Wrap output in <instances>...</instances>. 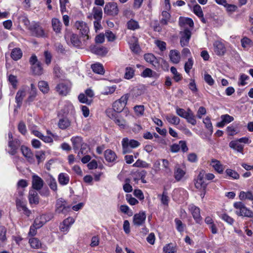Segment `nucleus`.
Instances as JSON below:
<instances>
[{"mask_svg": "<svg viewBox=\"0 0 253 253\" xmlns=\"http://www.w3.org/2000/svg\"><path fill=\"white\" fill-rule=\"evenodd\" d=\"M74 26L79 31L80 37L82 39L84 44H86L87 41L90 39L88 35L89 29L87 24L83 21H77Z\"/></svg>", "mask_w": 253, "mask_h": 253, "instance_id": "1", "label": "nucleus"}, {"mask_svg": "<svg viewBox=\"0 0 253 253\" xmlns=\"http://www.w3.org/2000/svg\"><path fill=\"white\" fill-rule=\"evenodd\" d=\"M64 39L68 44L69 42H70L71 44L74 46L80 47L82 45V42L79 36L77 34L72 33L67 29H66L65 31Z\"/></svg>", "mask_w": 253, "mask_h": 253, "instance_id": "2", "label": "nucleus"}, {"mask_svg": "<svg viewBox=\"0 0 253 253\" xmlns=\"http://www.w3.org/2000/svg\"><path fill=\"white\" fill-rule=\"evenodd\" d=\"M123 147V153L126 154L130 152V148H135L138 147L140 143L134 139L129 140L128 138H124L122 141Z\"/></svg>", "mask_w": 253, "mask_h": 253, "instance_id": "3", "label": "nucleus"}, {"mask_svg": "<svg viewBox=\"0 0 253 253\" xmlns=\"http://www.w3.org/2000/svg\"><path fill=\"white\" fill-rule=\"evenodd\" d=\"M71 207L67 205L63 199H59L56 201L55 212L56 213L66 214L70 210Z\"/></svg>", "mask_w": 253, "mask_h": 253, "instance_id": "4", "label": "nucleus"}, {"mask_svg": "<svg viewBox=\"0 0 253 253\" xmlns=\"http://www.w3.org/2000/svg\"><path fill=\"white\" fill-rule=\"evenodd\" d=\"M29 29L31 31L32 35L35 37L38 38L46 37V34L45 33L43 28L38 23L32 24L29 27Z\"/></svg>", "mask_w": 253, "mask_h": 253, "instance_id": "5", "label": "nucleus"}, {"mask_svg": "<svg viewBox=\"0 0 253 253\" xmlns=\"http://www.w3.org/2000/svg\"><path fill=\"white\" fill-rule=\"evenodd\" d=\"M205 171L202 170L200 171L197 178L195 180V186L197 189L203 190H206L208 183L204 180Z\"/></svg>", "mask_w": 253, "mask_h": 253, "instance_id": "6", "label": "nucleus"}, {"mask_svg": "<svg viewBox=\"0 0 253 253\" xmlns=\"http://www.w3.org/2000/svg\"><path fill=\"white\" fill-rule=\"evenodd\" d=\"M106 113L107 116L113 120L115 123L121 128H124L126 127V122L123 118L119 117L116 114L113 113L111 110L106 111Z\"/></svg>", "mask_w": 253, "mask_h": 253, "instance_id": "7", "label": "nucleus"}, {"mask_svg": "<svg viewBox=\"0 0 253 253\" xmlns=\"http://www.w3.org/2000/svg\"><path fill=\"white\" fill-rule=\"evenodd\" d=\"M181 36L180 44L182 46H187L191 37V32L188 28H185L183 31L180 32Z\"/></svg>", "mask_w": 253, "mask_h": 253, "instance_id": "8", "label": "nucleus"}, {"mask_svg": "<svg viewBox=\"0 0 253 253\" xmlns=\"http://www.w3.org/2000/svg\"><path fill=\"white\" fill-rule=\"evenodd\" d=\"M146 215L144 211H140L134 215L133 217V223L134 225L140 226L143 225L145 222Z\"/></svg>", "mask_w": 253, "mask_h": 253, "instance_id": "9", "label": "nucleus"}, {"mask_svg": "<svg viewBox=\"0 0 253 253\" xmlns=\"http://www.w3.org/2000/svg\"><path fill=\"white\" fill-rule=\"evenodd\" d=\"M105 13L110 15H116L118 13L119 9L116 3H107L104 8Z\"/></svg>", "mask_w": 253, "mask_h": 253, "instance_id": "10", "label": "nucleus"}, {"mask_svg": "<svg viewBox=\"0 0 253 253\" xmlns=\"http://www.w3.org/2000/svg\"><path fill=\"white\" fill-rule=\"evenodd\" d=\"M214 53L218 56H222L226 52V47L223 43L219 41H215L213 44Z\"/></svg>", "mask_w": 253, "mask_h": 253, "instance_id": "11", "label": "nucleus"}, {"mask_svg": "<svg viewBox=\"0 0 253 253\" xmlns=\"http://www.w3.org/2000/svg\"><path fill=\"white\" fill-rule=\"evenodd\" d=\"M190 210L196 223L201 224L202 223V217L200 214V209L194 205H191L190 206Z\"/></svg>", "mask_w": 253, "mask_h": 253, "instance_id": "12", "label": "nucleus"}, {"mask_svg": "<svg viewBox=\"0 0 253 253\" xmlns=\"http://www.w3.org/2000/svg\"><path fill=\"white\" fill-rule=\"evenodd\" d=\"M21 151L23 155L27 159L29 163H34L35 162L34 154L30 149L25 146L22 145L21 147Z\"/></svg>", "mask_w": 253, "mask_h": 253, "instance_id": "13", "label": "nucleus"}, {"mask_svg": "<svg viewBox=\"0 0 253 253\" xmlns=\"http://www.w3.org/2000/svg\"><path fill=\"white\" fill-rule=\"evenodd\" d=\"M43 180L39 176L33 175L32 176V184L34 189L39 191L41 190L43 186Z\"/></svg>", "mask_w": 253, "mask_h": 253, "instance_id": "14", "label": "nucleus"}, {"mask_svg": "<svg viewBox=\"0 0 253 253\" xmlns=\"http://www.w3.org/2000/svg\"><path fill=\"white\" fill-rule=\"evenodd\" d=\"M90 48L91 52L98 55L104 56L108 52L107 49L103 46L93 45Z\"/></svg>", "mask_w": 253, "mask_h": 253, "instance_id": "15", "label": "nucleus"}, {"mask_svg": "<svg viewBox=\"0 0 253 253\" xmlns=\"http://www.w3.org/2000/svg\"><path fill=\"white\" fill-rule=\"evenodd\" d=\"M20 145L19 140L15 139L13 140H9L8 146L10 148L9 153L11 155H14L17 153V150Z\"/></svg>", "mask_w": 253, "mask_h": 253, "instance_id": "16", "label": "nucleus"}, {"mask_svg": "<svg viewBox=\"0 0 253 253\" xmlns=\"http://www.w3.org/2000/svg\"><path fill=\"white\" fill-rule=\"evenodd\" d=\"M71 141L72 144L73 149L75 151L78 150L82 144L84 143L83 138L80 136L72 137L71 138Z\"/></svg>", "mask_w": 253, "mask_h": 253, "instance_id": "17", "label": "nucleus"}, {"mask_svg": "<svg viewBox=\"0 0 253 253\" xmlns=\"http://www.w3.org/2000/svg\"><path fill=\"white\" fill-rule=\"evenodd\" d=\"M28 199L31 205H37L39 203V197L37 191L34 190L29 191Z\"/></svg>", "mask_w": 253, "mask_h": 253, "instance_id": "18", "label": "nucleus"}, {"mask_svg": "<svg viewBox=\"0 0 253 253\" xmlns=\"http://www.w3.org/2000/svg\"><path fill=\"white\" fill-rule=\"evenodd\" d=\"M220 118L221 121L216 125V126L219 127H223L225 124H228L234 120V118L228 114L221 115Z\"/></svg>", "mask_w": 253, "mask_h": 253, "instance_id": "19", "label": "nucleus"}, {"mask_svg": "<svg viewBox=\"0 0 253 253\" xmlns=\"http://www.w3.org/2000/svg\"><path fill=\"white\" fill-rule=\"evenodd\" d=\"M51 25L53 30L56 34L61 33L62 25L61 21L58 18H52L51 20Z\"/></svg>", "mask_w": 253, "mask_h": 253, "instance_id": "20", "label": "nucleus"}, {"mask_svg": "<svg viewBox=\"0 0 253 253\" xmlns=\"http://www.w3.org/2000/svg\"><path fill=\"white\" fill-rule=\"evenodd\" d=\"M26 95L25 91L24 90H19L16 93L15 96V101L17 103L16 107L20 108L22 105L23 98Z\"/></svg>", "mask_w": 253, "mask_h": 253, "instance_id": "21", "label": "nucleus"}, {"mask_svg": "<svg viewBox=\"0 0 253 253\" xmlns=\"http://www.w3.org/2000/svg\"><path fill=\"white\" fill-rule=\"evenodd\" d=\"M205 223L208 225L209 228L211 230L213 234L217 233V228L216 225L214 223L213 219L210 216H207L205 219Z\"/></svg>", "mask_w": 253, "mask_h": 253, "instance_id": "22", "label": "nucleus"}, {"mask_svg": "<svg viewBox=\"0 0 253 253\" xmlns=\"http://www.w3.org/2000/svg\"><path fill=\"white\" fill-rule=\"evenodd\" d=\"M104 155L105 160L108 162H114L117 157L115 152L110 149L105 150Z\"/></svg>", "mask_w": 253, "mask_h": 253, "instance_id": "23", "label": "nucleus"}, {"mask_svg": "<svg viewBox=\"0 0 253 253\" xmlns=\"http://www.w3.org/2000/svg\"><path fill=\"white\" fill-rule=\"evenodd\" d=\"M56 89L60 94L66 95L69 92L70 87L65 83H60L57 85Z\"/></svg>", "mask_w": 253, "mask_h": 253, "instance_id": "24", "label": "nucleus"}, {"mask_svg": "<svg viewBox=\"0 0 253 253\" xmlns=\"http://www.w3.org/2000/svg\"><path fill=\"white\" fill-rule=\"evenodd\" d=\"M169 58L170 61L174 63H179L180 59L179 52L176 50H171L169 52Z\"/></svg>", "mask_w": 253, "mask_h": 253, "instance_id": "25", "label": "nucleus"}, {"mask_svg": "<svg viewBox=\"0 0 253 253\" xmlns=\"http://www.w3.org/2000/svg\"><path fill=\"white\" fill-rule=\"evenodd\" d=\"M46 222L45 216L44 215L37 216L34 220V223L35 226L40 228L42 227Z\"/></svg>", "mask_w": 253, "mask_h": 253, "instance_id": "26", "label": "nucleus"}, {"mask_svg": "<svg viewBox=\"0 0 253 253\" xmlns=\"http://www.w3.org/2000/svg\"><path fill=\"white\" fill-rule=\"evenodd\" d=\"M23 53L20 48H14L11 52V57L15 61H17L21 58Z\"/></svg>", "mask_w": 253, "mask_h": 253, "instance_id": "27", "label": "nucleus"}, {"mask_svg": "<svg viewBox=\"0 0 253 253\" xmlns=\"http://www.w3.org/2000/svg\"><path fill=\"white\" fill-rule=\"evenodd\" d=\"M179 25L180 27L188 25L190 27H193L194 26V22L191 18L180 17L179 19Z\"/></svg>", "mask_w": 253, "mask_h": 253, "instance_id": "28", "label": "nucleus"}, {"mask_svg": "<svg viewBox=\"0 0 253 253\" xmlns=\"http://www.w3.org/2000/svg\"><path fill=\"white\" fill-rule=\"evenodd\" d=\"M93 18L96 20H101L102 18V10L101 7H94L92 9Z\"/></svg>", "mask_w": 253, "mask_h": 253, "instance_id": "29", "label": "nucleus"}, {"mask_svg": "<svg viewBox=\"0 0 253 253\" xmlns=\"http://www.w3.org/2000/svg\"><path fill=\"white\" fill-rule=\"evenodd\" d=\"M214 169L219 173H222L223 171V166L220 164V162L215 159H212L211 161Z\"/></svg>", "mask_w": 253, "mask_h": 253, "instance_id": "30", "label": "nucleus"}, {"mask_svg": "<svg viewBox=\"0 0 253 253\" xmlns=\"http://www.w3.org/2000/svg\"><path fill=\"white\" fill-rule=\"evenodd\" d=\"M70 180L69 175L65 173H61L58 175V181L62 185H67Z\"/></svg>", "mask_w": 253, "mask_h": 253, "instance_id": "31", "label": "nucleus"}, {"mask_svg": "<svg viewBox=\"0 0 253 253\" xmlns=\"http://www.w3.org/2000/svg\"><path fill=\"white\" fill-rule=\"evenodd\" d=\"M229 147L240 153H242L243 150V146L240 144L238 141H231L229 143Z\"/></svg>", "mask_w": 253, "mask_h": 253, "instance_id": "32", "label": "nucleus"}, {"mask_svg": "<svg viewBox=\"0 0 253 253\" xmlns=\"http://www.w3.org/2000/svg\"><path fill=\"white\" fill-rule=\"evenodd\" d=\"M160 197L162 203L166 206H168L169 198L168 196V193L167 189L164 188L163 194L161 195H158Z\"/></svg>", "mask_w": 253, "mask_h": 253, "instance_id": "33", "label": "nucleus"}, {"mask_svg": "<svg viewBox=\"0 0 253 253\" xmlns=\"http://www.w3.org/2000/svg\"><path fill=\"white\" fill-rule=\"evenodd\" d=\"M71 122L67 118L60 119L58 122V126L62 129H65L70 126Z\"/></svg>", "mask_w": 253, "mask_h": 253, "instance_id": "34", "label": "nucleus"}, {"mask_svg": "<svg viewBox=\"0 0 253 253\" xmlns=\"http://www.w3.org/2000/svg\"><path fill=\"white\" fill-rule=\"evenodd\" d=\"M162 18L160 20V23L163 25H167L169 21L170 14L167 11H163L162 13Z\"/></svg>", "mask_w": 253, "mask_h": 253, "instance_id": "35", "label": "nucleus"}, {"mask_svg": "<svg viewBox=\"0 0 253 253\" xmlns=\"http://www.w3.org/2000/svg\"><path fill=\"white\" fill-rule=\"evenodd\" d=\"M162 166L164 168L165 173L168 175H170L172 173L171 169L169 168V163L167 159H162Z\"/></svg>", "mask_w": 253, "mask_h": 253, "instance_id": "36", "label": "nucleus"}, {"mask_svg": "<svg viewBox=\"0 0 253 253\" xmlns=\"http://www.w3.org/2000/svg\"><path fill=\"white\" fill-rule=\"evenodd\" d=\"M91 69L93 71L97 74L102 75L104 73L102 65L99 63H95L91 65Z\"/></svg>", "mask_w": 253, "mask_h": 253, "instance_id": "37", "label": "nucleus"}, {"mask_svg": "<svg viewBox=\"0 0 253 253\" xmlns=\"http://www.w3.org/2000/svg\"><path fill=\"white\" fill-rule=\"evenodd\" d=\"M35 135L40 138L42 141L46 143H49L53 141L52 138L48 136H44L41 132L35 131L34 132Z\"/></svg>", "mask_w": 253, "mask_h": 253, "instance_id": "38", "label": "nucleus"}, {"mask_svg": "<svg viewBox=\"0 0 253 253\" xmlns=\"http://www.w3.org/2000/svg\"><path fill=\"white\" fill-rule=\"evenodd\" d=\"M125 106H124V104H122L120 101L118 100H116L113 104V109L114 111L117 113L121 112Z\"/></svg>", "mask_w": 253, "mask_h": 253, "instance_id": "39", "label": "nucleus"}, {"mask_svg": "<svg viewBox=\"0 0 253 253\" xmlns=\"http://www.w3.org/2000/svg\"><path fill=\"white\" fill-rule=\"evenodd\" d=\"M31 68L35 75H40L42 73V68L40 62L32 65Z\"/></svg>", "mask_w": 253, "mask_h": 253, "instance_id": "40", "label": "nucleus"}, {"mask_svg": "<svg viewBox=\"0 0 253 253\" xmlns=\"http://www.w3.org/2000/svg\"><path fill=\"white\" fill-rule=\"evenodd\" d=\"M239 198L241 200L248 199L252 201L253 200V195L250 191H248L247 192L241 191L240 193Z\"/></svg>", "mask_w": 253, "mask_h": 253, "instance_id": "41", "label": "nucleus"}, {"mask_svg": "<svg viewBox=\"0 0 253 253\" xmlns=\"http://www.w3.org/2000/svg\"><path fill=\"white\" fill-rule=\"evenodd\" d=\"M163 251L165 253H175L177 248L175 246L170 243L165 246L163 248Z\"/></svg>", "mask_w": 253, "mask_h": 253, "instance_id": "42", "label": "nucleus"}, {"mask_svg": "<svg viewBox=\"0 0 253 253\" xmlns=\"http://www.w3.org/2000/svg\"><path fill=\"white\" fill-rule=\"evenodd\" d=\"M187 122L194 126L196 124V120L195 118V116L190 109H188V114H187L186 118Z\"/></svg>", "mask_w": 253, "mask_h": 253, "instance_id": "43", "label": "nucleus"}, {"mask_svg": "<svg viewBox=\"0 0 253 253\" xmlns=\"http://www.w3.org/2000/svg\"><path fill=\"white\" fill-rule=\"evenodd\" d=\"M132 38L134 42L130 44V48L133 52L136 53H139L140 47L137 42V39L135 37H132Z\"/></svg>", "mask_w": 253, "mask_h": 253, "instance_id": "44", "label": "nucleus"}, {"mask_svg": "<svg viewBox=\"0 0 253 253\" xmlns=\"http://www.w3.org/2000/svg\"><path fill=\"white\" fill-rule=\"evenodd\" d=\"M38 86L40 90L43 93H47L49 90L48 84L45 81H40L39 82Z\"/></svg>", "mask_w": 253, "mask_h": 253, "instance_id": "45", "label": "nucleus"}, {"mask_svg": "<svg viewBox=\"0 0 253 253\" xmlns=\"http://www.w3.org/2000/svg\"><path fill=\"white\" fill-rule=\"evenodd\" d=\"M166 119L169 123L173 125H178L180 123L179 118L172 115L167 116Z\"/></svg>", "mask_w": 253, "mask_h": 253, "instance_id": "46", "label": "nucleus"}, {"mask_svg": "<svg viewBox=\"0 0 253 253\" xmlns=\"http://www.w3.org/2000/svg\"><path fill=\"white\" fill-rule=\"evenodd\" d=\"M185 172L181 169L178 168L174 171V178L175 179L179 181L185 175Z\"/></svg>", "mask_w": 253, "mask_h": 253, "instance_id": "47", "label": "nucleus"}, {"mask_svg": "<svg viewBox=\"0 0 253 253\" xmlns=\"http://www.w3.org/2000/svg\"><path fill=\"white\" fill-rule=\"evenodd\" d=\"M80 150L78 153V157H80L81 155H85L87 153L89 150L88 145L85 143H83L80 146Z\"/></svg>", "mask_w": 253, "mask_h": 253, "instance_id": "48", "label": "nucleus"}, {"mask_svg": "<svg viewBox=\"0 0 253 253\" xmlns=\"http://www.w3.org/2000/svg\"><path fill=\"white\" fill-rule=\"evenodd\" d=\"M244 205H245L241 202H236L234 204V208L237 210L236 211V213L238 216H241Z\"/></svg>", "mask_w": 253, "mask_h": 253, "instance_id": "49", "label": "nucleus"}, {"mask_svg": "<svg viewBox=\"0 0 253 253\" xmlns=\"http://www.w3.org/2000/svg\"><path fill=\"white\" fill-rule=\"evenodd\" d=\"M125 183L123 185V189L126 193H129L132 191V187L130 185V179L127 178L125 180Z\"/></svg>", "mask_w": 253, "mask_h": 253, "instance_id": "50", "label": "nucleus"}, {"mask_svg": "<svg viewBox=\"0 0 253 253\" xmlns=\"http://www.w3.org/2000/svg\"><path fill=\"white\" fill-rule=\"evenodd\" d=\"M48 184L51 190L56 191L57 186L56 180L52 177H50L48 180Z\"/></svg>", "mask_w": 253, "mask_h": 253, "instance_id": "51", "label": "nucleus"}, {"mask_svg": "<svg viewBox=\"0 0 253 253\" xmlns=\"http://www.w3.org/2000/svg\"><path fill=\"white\" fill-rule=\"evenodd\" d=\"M170 71L173 75V79L175 82H178L182 79L180 74L177 72L176 69L174 67H171Z\"/></svg>", "mask_w": 253, "mask_h": 253, "instance_id": "52", "label": "nucleus"}, {"mask_svg": "<svg viewBox=\"0 0 253 253\" xmlns=\"http://www.w3.org/2000/svg\"><path fill=\"white\" fill-rule=\"evenodd\" d=\"M225 172L228 176L231 177L233 179H238L240 177V175L238 173L231 169H227Z\"/></svg>", "mask_w": 253, "mask_h": 253, "instance_id": "53", "label": "nucleus"}, {"mask_svg": "<svg viewBox=\"0 0 253 253\" xmlns=\"http://www.w3.org/2000/svg\"><path fill=\"white\" fill-rule=\"evenodd\" d=\"M6 229L3 226H0V244L3 243L6 239Z\"/></svg>", "mask_w": 253, "mask_h": 253, "instance_id": "54", "label": "nucleus"}, {"mask_svg": "<svg viewBox=\"0 0 253 253\" xmlns=\"http://www.w3.org/2000/svg\"><path fill=\"white\" fill-rule=\"evenodd\" d=\"M174 222L176 225V228L178 231L181 233L184 230L185 225L183 224L182 222L178 218L174 219Z\"/></svg>", "mask_w": 253, "mask_h": 253, "instance_id": "55", "label": "nucleus"}, {"mask_svg": "<svg viewBox=\"0 0 253 253\" xmlns=\"http://www.w3.org/2000/svg\"><path fill=\"white\" fill-rule=\"evenodd\" d=\"M134 76V70L132 68L127 67L126 68V73L125 74V78L126 79H130Z\"/></svg>", "mask_w": 253, "mask_h": 253, "instance_id": "56", "label": "nucleus"}, {"mask_svg": "<svg viewBox=\"0 0 253 253\" xmlns=\"http://www.w3.org/2000/svg\"><path fill=\"white\" fill-rule=\"evenodd\" d=\"M29 243L30 244L32 248L34 249H38L41 246L40 241L36 238H33L29 240Z\"/></svg>", "mask_w": 253, "mask_h": 253, "instance_id": "57", "label": "nucleus"}, {"mask_svg": "<svg viewBox=\"0 0 253 253\" xmlns=\"http://www.w3.org/2000/svg\"><path fill=\"white\" fill-rule=\"evenodd\" d=\"M127 28L129 29L134 30L139 28V25L137 21H134L132 19L129 20L127 23Z\"/></svg>", "mask_w": 253, "mask_h": 253, "instance_id": "58", "label": "nucleus"}, {"mask_svg": "<svg viewBox=\"0 0 253 253\" xmlns=\"http://www.w3.org/2000/svg\"><path fill=\"white\" fill-rule=\"evenodd\" d=\"M35 156L38 160V164H40L45 159V152L43 151H37Z\"/></svg>", "mask_w": 253, "mask_h": 253, "instance_id": "59", "label": "nucleus"}, {"mask_svg": "<svg viewBox=\"0 0 253 253\" xmlns=\"http://www.w3.org/2000/svg\"><path fill=\"white\" fill-rule=\"evenodd\" d=\"M78 99L80 102L85 103L87 105H90L92 102L91 99H87V97L83 93H81L79 95Z\"/></svg>", "mask_w": 253, "mask_h": 253, "instance_id": "60", "label": "nucleus"}, {"mask_svg": "<svg viewBox=\"0 0 253 253\" xmlns=\"http://www.w3.org/2000/svg\"><path fill=\"white\" fill-rule=\"evenodd\" d=\"M120 211L123 213H124L125 214H127L128 216H132L133 214V212L131 210H130L129 208V207L126 205H121L120 206Z\"/></svg>", "mask_w": 253, "mask_h": 253, "instance_id": "61", "label": "nucleus"}, {"mask_svg": "<svg viewBox=\"0 0 253 253\" xmlns=\"http://www.w3.org/2000/svg\"><path fill=\"white\" fill-rule=\"evenodd\" d=\"M193 65V61L191 58H189L188 61L185 63L184 70L186 73L188 74L190 70L192 69Z\"/></svg>", "mask_w": 253, "mask_h": 253, "instance_id": "62", "label": "nucleus"}, {"mask_svg": "<svg viewBox=\"0 0 253 253\" xmlns=\"http://www.w3.org/2000/svg\"><path fill=\"white\" fill-rule=\"evenodd\" d=\"M203 123L205 125L206 127L210 130V131H211V134L213 132V128L210 117H207L203 120Z\"/></svg>", "mask_w": 253, "mask_h": 253, "instance_id": "63", "label": "nucleus"}, {"mask_svg": "<svg viewBox=\"0 0 253 253\" xmlns=\"http://www.w3.org/2000/svg\"><path fill=\"white\" fill-rule=\"evenodd\" d=\"M241 216H244L248 217H253V211L247 209L244 205L243 210H242V213Z\"/></svg>", "mask_w": 253, "mask_h": 253, "instance_id": "64", "label": "nucleus"}]
</instances>
